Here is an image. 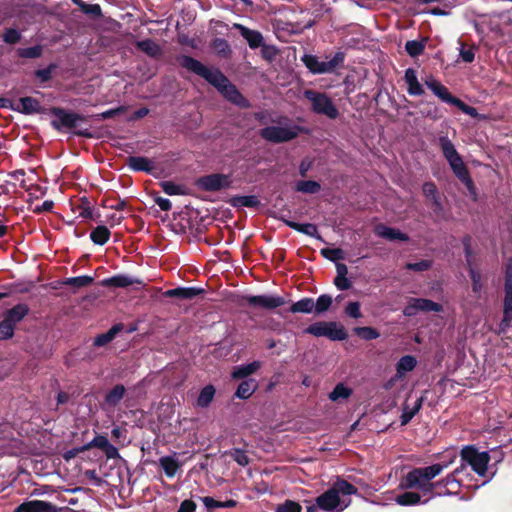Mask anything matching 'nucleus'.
<instances>
[{
	"instance_id": "nucleus-2",
	"label": "nucleus",
	"mask_w": 512,
	"mask_h": 512,
	"mask_svg": "<svg viewBox=\"0 0 512 512\" xmlns=\"http://www.w3.org/2000/svg\"><path fill=\"white\" fill-rule=\"evenodd\" d=\"M439 146L455 177L466 187L470 197L476 201V186L470 176L467 166L465 165L460 154L457 152L452 141L447 136H441L439 137Z\"/></svg>"
},
{
	"instance_id": "nucleus-45",
	"label": "nucleus",
	"mask_w": 512,
	"mask_h": 512,
	"mask_svg": "<svg viewBox=\"0 0 512 512\" xmlns=\"http://www.w3.org/2000/svg\"><path fill=\"white\" fill-rule=\"evenodd\" d=\"M329 322L319 321L309 325L304 332L315 337H327Z\"/></svg>"
},
{
	"instance_id": "nucleus-51",
	"label": "nucleus",
	"mask_w": 512,
	"mask_h": 512,
	"mask_svg": "<svg viewBox=\"0 0 512 512\" xmlns=\"http://www.w3.org/2000/svg\"><path fill=\"white\" fill-rule=\"evenodd\" d=\"M405 50L411 57L421 55L425 50V44L418 40H409L405 44Z\"/></svg>"
},
{
	"instance_id": "nucleus-63",
	"label": "nucleus",
	"mask_w": 512,
	"mask_h": 512,
	"mask_svg": "<svg viewBox=\"0 0 512 512\" xmlns=\"http://www.w3.org/2000/svg\"><path fill=\"white\" fill-rule=\"evenodd\" d=\"M200 500L203 502L207 512H215V510L221 508L222 505V501L215 500L210 496L200 497Z\"/></svg>"
},
{
	"instance_id": "nucleus-37",
	"label": "nucleus",
	"mask_w": 512,
	"mask_h": 512,
	"mask_svg": "<svg viewBox=\"0 0 512 512\" xmlns=\"http://www.w3.org/2000/svg\"><path fill=\"white\" fill-rule=\"evenodd\" d=\"M314 310V300L310 297H304L293 303L289 308L291 313H311Z\"/></svg>"
},
{
	"instance_id": "nucleus-44",
	"label": "nucleus",
	"mask_w": 512,
	"mask_h": 512,
	"mask_svg": "<svg viewBox=\"0 0 512 512\" xmlns=\"http://www.w3.org/2000/svg\"><path fill=\"white\" fill-rule=\"evenodd\" d=\"M159 185L163 192L169 196L186 194L185 187L183 185L176 184L172 181H161Z\"/></svg>"
},
{
	"instance_id": "nucleus-62",
	"label": "nucleus",
	"mask_w": 512,
	"mask_h": 512,
	"mask_svg": "<svg viewBox=\"0 0 512 512\" xmlns=\"http://www.w3.org/2000/svg\"><path fill=\"white\" fill-rule=\"evenodd\" d=\"M345 313L349 317L354 318V319L361 318L362 317V313H361V310H360V303L357 302V301L349 302L348 305L345 308Z\"/></svg>"
},
{
	"instance_id": "nucleus-64",
	"label": "nucleus",
	"mask_w": 512,
	"mask_h": 512,
	"mask_svg": "<svg viewBox=\"0 0 512 512\" xmlns=\"http://www.w3.org/2000/svg\"><path fill=\"white\" fill-rule=\"evenodd\" d=\"M503 314L512 315V288H504Z\"/></svg>"
},
{
	"instance_id": "nucleus-36",
	"label": "nucleus",
	"mask_w": 512,
	"mask_h": 512,
	"mask_svg": "<svg viewBox=\"0 0 512 512\" xmlns=\"http://www.w3.org/2000/svg\"><path fill=\"white\" fill-rule=\"evenodd\" d=\"M414 307L417 311L425 312H441L443 310V306L441 304L425 298H414Z\"/></svg>"
},
{
	"instance_id": "nucleus-58",
	"label": "nucleus",
	"mask_w": 512,
	"mask_h": 512,
	"mask_svg": "<svg viewBox=\"0 0 512 512\" xmlns=\"http://www.w3.org/2000/svg\"><path fill=\"white\" fill-rule=\"evenodd\" d=\"M21 39V33L14 28H7L3 33V41L7 44H16Z\"/></svg>"
},
{
	"instance_id": "nucleus-1",
	"label": "nucleus",
	"mask_w": 512,
	"mask_h": 512,
	"mask_svg": "<svg viewBox=\"0 0 512 512\" xmlns=\"http://www.w3.org/2000/svg\"><path fill=\"white\" fill-rule=\"evenodd\" d=\"M179 64L186 70L202 77L210 85L230 103L241 108L248 109L251 107L250 101L239 91L221 70L206 67L199 60L189 56L181 55L178 57Z\"/></svg>"
},
{
	"instance_id": "nucleus-12",
	"label": "nucleus",
	"mask_w": 512,
	"mask_h": 512,
	"mask_svg": "<svg viewBox=\"0 0 512 512\" xmlns=\"http://www.w3.org/2000/svg\"><path fill=\"white\" fill-rule=\"evenodd\" d=\"M233 28L239 31L240 35L246 40L251 49L263 47V57L267 59L270 58L265 54L266 46L264 45V38L260 31L252 30L240 23H234Z\"/></svg>"
},
{
	"instance_id": "nucleus-30",
	"label": "nucleus",
	"mask_w": 512,
	"mask_h": 512,
	"mask_svg": "<svg viewBox=\"0 0 512 512\" xmlns=\"http://www.w3.org/2000/svg\"><path fill=\"white\" fill-rule=\"evenodd\" d=\"M259 361H253L248 364L239 365L232 372L233 379H244L255 373L260 368Z\"/></svg>"
},
{
	"instance_id": "nucleus-20",
	"label": "nucleus",
	"mask_w": 512,
	"mask_h": 512,
	"mask_svg": "<svg viewBox=\"0 0 512 512\" xmlns=\"http://www.w3.org/2000/svg\"><path fill=\"white\" fill-rule=\"evenodd\" d=\"M280 220L283 221L286 226H288L289 228H291L297 232L308 235L310 237L321 239V236L318 233V228L313 223H298V222L286 219L284 217H281Z\"/></svg>"
},
{
	"instance_id": "nucleus-10",
	"label": "nucleus",
	"mask_w": 512,
	"mask_h": 512,
	"mask_svg": "<svg viewBox=\"0 0 512 512\" xmlns=\"http://www.w3.org/2000/svg\"><path fill=\"white\" fill-rule=\"evenodd\" d=\"M231 180L229 175L222 173H213L204 175L196 180V186L207 192H217L222 189H227L231 186Z\"/></svg>"
},
{
	"instance_id": "nucleus-54",
	"label": "nucleus",
	"mask_w": 512,
	"mask_h": 512,
	"mask_svg": "<svg viewBox=\"0 0 512 512\" xmlns=\"http://www.w3.org/2000/svg\"><path fill=\"white\" fill-rule=\"evenodd\" d=\"M56 68H57V65L54 63H51L46 68L36 70L34 72V75L42 83H45V82H48L52 78V73Z\"/></svg>"
},
{
	"instance_id": "nucleus-11",
	"label": "nucleus",
	"mask_w": 512,
	"mask_h": 512,
	"mask_svg": "<svg viewBox=\"0 0 512 512\" xmlns=\"http://www.w3.org/2000/svg\"><path fill=\"white\" fill-rule=\"evenodd\" d=\"M243 299L249 306L269 310L281 307L286 303L285 298L275 295H247Z\"/></svg>"
},
{
	"instance_id": "nucleus-13",
	"label": "nucleus",
	"mask_w": 512,
	"mask_h": 512,
	"mask_svg": "<svg viewBox=\"0 0 512 512\" xmlns=\"http://www.w3.org/2000/svg\"><path fill=\"white\" fill-rule=\"evenodd\" d=\"M317 507L326 512H334L341 504V499L337 495V491L332 487L315 499Z\"/></svg>"
},
{
	"instance_id": "nucleus-5",
	"label": "nucleus",
	"mask_w": 512,
	"mask_h": 512,
	"mask_svg": "<svg viewBox=\"0 0 512 512\" xmlns=\"http://www.w3.org/2000/svg\"><path fill=\"white\" fill-rule=\"evenodd\" d=\"M446 467H448V464L436 463L426 467L413 468L402 479L400 485L405 489H413L420 483L431 482Z\"/></svg>"
},
{
	"instance_id": "nucleus-57",
	"label": "nucleus",
	"mask_w": 512,
	"mask_h": 512,
	"mask_svg": "<svg viewBox=\"0 0 512 512\" xmlns=\"http://www.w3.org/2000/svg\"><path fill=\"white\" fill-rule=\"evenodd\" d=\"M109 443L110 442L105 435L97 434L90 442L85 445L87 450L92 448L103 450Z\"/></svg>"
},
{
	"instance_id": "nucleus-55",
	"label": "nucleus",
	"mask_w": 512,
	"mask_h": 512,
	"mask_svg": "<svg viewBox=\"0 0 512 512\" xmlns=\"http://www.w3.org/2000/svg\"><path fill=\"white\" fill-rule=\"evenodd\" d=\"M469 276H470V279H471V286H472V291L473 293L475 294H478L481 292L482 288H483V285H482V282H481V274L475 270L473 267H470L469 268Z\"/></svg>"
},
{
	"instance_id": "nucleus-39",
	"label": "nucleus",
	"mask_w": 512,
	"mask_h": 512,
	"mask_svg": "<svg viewBox=\"0 0 512 512\" xmlns=\"http://www.w3.org/2000/svg\"><path fill=\"white\" fill-rule=\"evenodd\" d=\"M295 189L305 194H316L321 190V185L314 180H301L296 183Z\"/></svg>"
},
{
	"instance_id": "nucleus-34",
	"label": "nucleus",
	"mask_w": 512,
	"mask_h": 512,
	"mask_svg": "<svg viewBox=\"0 0 512 512\" xmlns=\"http://www.w3.org/2000/svg\"><path fill=\"white\" fill-rule=\"evenodd\" d=\"M417 365V360L412 355L402 356L396 364V372L399 377L412 371Z\"/></svg>"
},
{
	"instance_id": "nucleus-31",
	"label": "nucleus",
	"mask_w": 512,
	"mask_h": 512,
	"mask_svg": "<svg viewBox=\"0 0 512 512\" xmlns=\"http://www.w3.org/2000/svg\"><path fill=\"white\" fill-rule=\"evenodd\" d=\"M110 236H111L110 230L104 225H99V226L95 227L90 233L91 241L94 244L100 245V246L105 245L109 241Z\"/></svg>"
},
{
	"instance_id": "nucleus-19",
	"label": "nucleus",
	"mask_w": 512,
	"mask_h": 512,
	"mask_svg": "<svg viewBox=\"0 0 512 512\" xmlns=\"http://www.w3.org/2000/svg\"><path fill=\"white\" fill-rule=\"evenodd\" d=\"M404 81L407 84V92L410 96H421L425 93L422 84L418 81L415 69L407 68L405 70Z\"/></svg>"
},
{
	"instance_id": "nucleus-14",
	"label": "nucleus",
	"mask_w": 512,
	"mask_h": 512,
	"mask_svg": "<svg viewBox=\"0 0 512 512\" xmlns=\"http://www.w3.org/2000/svg\"><path fill=\"white\" fill-rule=\"evenodd\" d=\"M15 512H58L56 506L43 500L24 501L15 508Z\"/></svg>"
},
{
	"instance_id": "nucleus-53",
	"label": "nucleus",
	"mask_w": 512,
	"mask_h": 512,
	"mask_svg": "<svg viewBox=\"0 0 512 512\" xmlns=\"http://www.w3.org/2000/svg\"><path fill=\"white\" fill-rule=\"evenodd\" d=\"M78 209L80 217L83 219H93V208L86 197L80 199Z\"/></svg>"
},
{
	"instance_id": "nucleus-25",
	"label": "nucleus",
	"mask_w": 512,
	"mask_h": 512,
	"mask_svg": "<svg viewBox=\"0 0 512 512\" xmlns=\"http://www.w3.org/2000/svg\"><path fill=\"white\" fill-rule=\"evenodd\" d=\"M125 393L124 385L117 384L105 394L104 402L107 406L115 408L122 401Z\"/></svg>"
},
{
	"instance_id": "nucleus-48",
	"label": "nucleus",
	"mask_w": 512,
	"mask_h": 512,
	"mask_svg": "<svg viewBox=\"0 0 512 512\" xmlns=\"http://www.w3.org/2000/svg\"><path fill=\"white\" fill-rule=\"evenodd\" d=\"M79 2L80 3L76 2V5L84 14L90 15L94 18H100L102 16V9L99 4H88L83 0H79Z\"/></svg>"
},
{
	"instance_id": "nucleus-3",
	"label": "nucleus",
	"mask_w": 512,
	"mask_h": 512,
	"mask_svg": "<svg viewBox=\"0 0 512 512\" xmlns=\"http://www.w3.org/2000/svg\"><path fill=\"white\" fill-rule=\"evenodd\" d=\"M50 113L56 117L51 121V126L55 130L63 131L66 129L75 136L87 139L93 138V134L88 128H79L80 123L87 121L89 116L68 111L61 107H52Z\"/></svg>"
},
{
	"instance_id": "nucleus-43",
	"label": "nucleus",
	"mask_w": 512,
	"mask_h": 512,
	"mask_svg": "<svg viewBox=\"0 0 512 512\" xmlns=\"http://www.w3.org/2000/svg\"><path fill=\"white\" fill-rule=\"evenodd\" d=\"M421 496L417 492L407 491L397 495L396 502L401 506L416 505L420 502Z\"/></svg>"
},
{
	"instance_id": "nucleus-6",
	"label": "nucleus",
	"mask_w": 512,
	"mask_h": 512,
	"mask_svg": "<svg viewBox=\"0 0 512 512\" xmlns=\"http://www.w3.org/2000/svg\"><path fill=\"white\" fill-rule=\"evenodd\" d=\"M304 97L311 103V110L315 114L325 115L329 119H336L339 111L327 94L312 89L304 91Z\"/></svg>"
},
{
	"instance_id": "nucleus-9",
	"label": "nucleus",
	"mask_w": 512,
	"mask_h": 512,
	"mask_svg": "<svg viewBox=\"0 0 512 512\" xmlns=\"http://www.w3.org/2000/svg\"><path fill=\"white\" fill-rule=\"evenodd\" d=\"M299 129L294 127L267 126L259 131V135L264 140L271 143H284L295 139L298 136Z\"/></svg>"
},
{
	"instance_id": "nucleus-41",
	"label": "nucleus",
	"mask_w": 512,
	"mask_h": 512,
	"mask_svg": "<svg viewBox=\"0 0 512 512\" xmlns=\"http://www.w3.org/2000/svg\"><path fill=\"white\" fill-rule=\"evenodd\" d=\"M353 393V390L347 387L344 383H338L334 387V389L329 394V399L331 401H338L340 399H347Z\"/></svg>"
},
{
	"instance_id": "nucleus-46",
	"label": "nucleus",
	"mask_w": 512,
	"mask_h": 512,
	"mask_svg": "<svg viewBox=\"0 0 512 512\" xmlns=\"http://www.w3.org/2000/svg\"><path fill=\"white\" fill-rule=\"evenodd\" d=\"M353 332L361 339L366 341L377 339L380 336L379 331L376 328L370 326L355 327Z\"/></svg>"
},
{
	"instance_id": "nucleus-50",
	"label": "nucleus",
	"mask_w": 512,
	"mask_h": 512,
	"mask_svg": "<svg viewBox=\"0 0 512 512\" xmlns=\"http://www.w3.org/2000/svg\"><path fill=\"white\" fill-rule=\"evenodd\" d=\"M127 110H128L127 106L121 105L116 108L109 109L104 112L93 115L92 117L97 120H106V119H111L116 116L122 115V114L126 113Z\"/></svg>"
},
{
	"instance_id": "nucleus-18",
	"label": "nucleus",
	"mask_w": 512,
	"mask_h": 512,
	"mask_svg": "<svg viewBox=\"0 0 512 512\" xmlns=\"http://www.w3.org/2000/svg\"><path fill=\"white\" fill-rule=\"evenodd\" d=\"M374 233L380 237L390 241L399 240L406 242L409 240V236L400 230L392 227H388L385 224H378L374 228Z\"/></svg>"
},
{
	"instance_id": "nucleus-35",
	"label": "nucleus",
	"mask_w": 512,
	"mask_h": 512,
	"mask_svg": "<svg viewBox=\"0 0 512 512\" xmlns=\"http://www.w3.org/2000/svg\"><path fill=\"white\" fill-rule=\"evenodd\" d=\"M327 329V338L332 341H343L348 337L344 326L338 324L337 322L330 321Z\"/></svg>"
},
{
	"instance_id": "nucleus-61",
	"label": "nucleus",
	"mask_w": 512,
	"mask_h": 512,
	"mask_svg": "<svg viewBox=\"0 0 512 512\" xmlns=\"http://www.w3.org/2000/svg\"><path fill=\"white\" fill-rule=\"evenodd\" d=\"M432 262L430 260H421L415 263H407L406 269L416 272L427 271L431 268Z\"/></svg>"
},
{
	"instance_id": "nucleus-60",
	"label": "nucleus",
	"mask_w": 512,
	"mask_h": 512,
	"mask_svg": "<svg viewBox=\"0 0 512 512\" xmlns=\"http://www.w3.org/2000/svg\"><path fill=\"white\" fill-rule=\"evenodd\" d=\"M231 457L233 460L240 466H247L250 462L249 457L247 456L246 452L241 449H234L231 452Z\"/></svg>"
},
{
	"instance_id": "nucleus-16",
	"label": "nucleus",
	"mask_w": 512,
	"mask_h": 512,
	"mask_svg": "<svg viewBox=\"0 0 512 512\" xmlns=\"http://www.w3.org/2000/svg\"><path fill=\"white\" fill-rule=\"evenodd\" d=\"M30 312V308L25 303H19L5 311L3 319L10 323L14 328L20 323Z\"/></svg>"
},
{
	"instance_id": "nucleus-56",
	"label": "nucleus",
	"mask_w": 512,
	"mask_h": 512,
	"mask_svg": "<svg viewBox=\"0 0 512 512\" xmlns=\"http://www.w3.org/2000/svg\"><path fill=\"white\" fill-rule=\"evenodd\" d=\"M302 507L298 502H295L293 500H285L284 503L279 504L275 512H301Z\"/></svg>"
},
{
	"instance_id": "nucleus-40",
	"label": "nucleus",
	"mask_w": 512,
	"mask_h": 512,
	"mask_svg": "<svg viewBox=\"0 0 512 512\" xmlns=\"http://www.w3.org/2000/svg\"><path fill=\"white\" fill-rule=\"evenodd\" d=\"M94 282V278L88 275H82L77 277L65 278L62 284L65 286H72L76 288L90 286Z\"/></svg>"
},
{
	"instance_id": "nucleus-8",
	"label": "nucleus",
	"mask_w": 512,
	"mask_h": 512,
	"mask_svg": "<svg viewBox=\"0 0 512 512\" xmlns=\"http://www.w3.org/2000/svg\"><path fill=\"white\" fill-rule=\"evenodd\" d=\"M461 459L469 464L479 476H485L490 461L489 452H479L473 445L465 446L460 453Z\"/></svg>"
},
{
	"instance_id": "nucleus-21",
	"label": "nucleus",
	"mask_w": 512,
	"mask_h": 512,
	"mask_svg": "<svg viewBox=\"0 0 512 512\" xmlns=\"http://www.w3.org/2000/svg\"><path fill=\"white\" fill-rule=\"evenodd\" d=\"M126 165L135 172H146L150 174L154 165L153 162L143 156H129L126 160Z\"/></svg>"
},
{
	"instance_id": "nucleus-33",
	"label": "nucleus",
	"mask_w": 512,
	"mask_h": 512,
	"mask_svg": "<svg viewBox=\"0 0 512 512\" xmlns=\"http://www.w3.org/2000/svg\"><path fill=\"white\" fill-rule=\"evenodd\" d=\"M230 204L233 207L255 208L260 205V200L255 195L235 196L231 198Z\"/></svg>"
},
{
	"instance_id": "nucleus-24",
	"label": "nucleus",
	"mask_w": 512,
	"mask_h": 512,
	"mask_svg": "<svg viewBox=\"0 0 512 512\" xmlns=\"http://www.w3.org/2000/svg\"><path fill=\"white\" fill-rule=\"evenodd\" d=\"M419 107L421 115L429 120L437 121L443 117L441 108L433 101L422 100Z\"/></svg>"
},
{
	"instance_id": "nucleus-38",
	"label": "nucleus",
	"mask_w": 512,
	"mask_h": 512,
	"mask_svg": "<svg viewBox=\"0 0 512 512\" xmlns=\"http://www.w3.org/2000/svg\"><path fill=\"white\" fill-rule=\"evenodd\" d=\"M215 392V388L211 384L203 387L197 398V405L201 408L208 407L214 399Z\"/></svg>"
},
{
	"instance_id": "nucleus-17",
	"label": "nucleus",
	"mask_w": 512,
	"mask_h": 512,
	"mask_svg": "<svg viewBox=\"0 0 512 512\" xmlns=\"http://www.w3.org/2000/svg\"><path fill=\"white\" fill-rule=\"evenodd\" d=\"M422 191L424 196L431 200L433 211L436 214L442 212L443 205L436 184L432 181H427L423 184Z\"/></svg>"
},
{
	"instance_id": "nucleus-27",
	"label": "nucleus",
	"mask_w": 512,
	"mask_h": 512,
	"mask_svg": "<svg viewBox=\"0 0 512 512\" xmlns=\"http://www.w3.org/2000/svg\"><path fill=\"white\" fill-rule=\"evenodd\" d=\"M210 47L221 58L229 59L232 56V49L229 42L224 38H214Z\"/></svg>"
},
{
	"instance_id": "nucleus-42",
	"label": "nucleus",
	"mask_w": 512,
	"mask_h": 512,
	"mask_svg": "<svg viewBox=\"0 0 512 512\" xmlns=\"http://www.w3.org/2000/svg\"><path fill=\"white\" fill-rule=\"evenodd\" d=\"M332 488L337 491L338 497H340V495H353L358 492L356 486H354L353 484L344 479H338L333 484Z\"/></svg>"
},
{
	"instance_id": "nucleus-29",
	"label": "nucleus",
	"mask_w": 512,
	"mask_h": 512,
	"mask_svg": "<svg viewBox=\"0 0 512 512\" xmlns=\"http://www.w3.org/2000/svg\"><path fill=\"white\" fill-rule=\"evenodd\" d=\"M123 329L122 324L113 325L107 332L99 334L95 337L93 345L96 347H102L110 343L116 335Z\"/></svg>"
},
{
	"instance_id": "nucleus-32",
	"label": "nucleus",
	"mask_w": 512,
	"mask_h": 512,
	"mask_svg": "<svg viewBox=\"0 0 512 512\" xmlns=\"http://www.w3.org/2000/svg\"><path fill=\"white\" fill-rule=\"evenodd\" d=\"M159 464L164 470L166 476L169 478H173L180 468V463L172 456L161 457L159 459Z\"/></svg>"
},
{
	"instance_id": "nucleus-28",
	"label": "nucleus",
	"mask_w": 512,
	"mask_h": 512,
	"mask_svg": "<svg viewBox=\"0 0 512 512\" xmlns=\"http://www.w3.org/2000/svg\"><path fill=\"white\" fill-rule=\"evenodd\" d=\"M258 384L255 379L248 378L243 380L235 392V396L240 399H248L257 389Z\"/></svg>"
},
{
	"instance_id": "nucleus-22",
	"label": "nucleus",
	"mask_w": 512,
	"mask_h": 512,
	"mask_svg": "<svg viewBox=\"0 0 512 512\" xmlns=\"http://www.w3.org/2000/svg\"><path fill=\"white\" fill-rule=\"evenodd\" d=\"M15 111H18L25 115H31L41 112V106L39 100L36 98L25 96L19 99V103L15 105Z\"/></svg>"
},
{
	"instance_id": "nucleus-49",
	"label": "nucleus",
	"mask_w": 512,
	"mask_h": 512,
	"mask_svg": "<svg viewBox=\"0 0 512 512\" xmlns=\"http://www.w3.org/2000/svg\"><path fill=\"white\" fill-rule=\"evenodd\" d=\"M332 305V297L328 294L320 295L316 302L314 301V311L316 314H322L329 310Z\"/></svg>"
},
{
	"instance_id": "nucleus-7",
	"label": "nucleus",
	"mask_w": 512,
	"mask_h": 512,
	"mask_svg": "<svg viewBox=\"0 0 512 512\" xmlns=\"http://www.w3.org/2000/svg\"><path fill=\"white\" fill-rule=\"evenodd\" d=\"M344 60L345 53L342 51L336 52L332 59L329 61H319L318 57L308 54H305L302 57V62L313 74L332 73L337 67L343 65Z\"/></svg>"
},
{
	"instance_id": "nucleus-52",
	"label": "nucleus",
	"mask_w": 512,
	"mask_h": 512,
	"mask_svg": "<svg viewBox=\"0 0 512 512\" xmlns=\"http://www.w3.org/2000/svg\"><path fill=\"white\" fill-rule=\"evenodd\" d=\"M321 255L333 262L345 258V252L341 248H324L321 250Z\"/></svg>"
},
{
	"instance_id": "nucleus-4",
	"label": "nucleus",
	"mask_w": 512,
	"mask_h": 512,
	"mask_svg": "<svg viewBox=\"0 0 512 512\" xmlns=\"http://www.w3.org/2000/svg\"><path fill=\"white\" fill-rule=\"evenodd\" d=\"M424 84L442 102L457 107L464 114L469 115L472 118H476L478 116V112L475 107L467 105L460 98L452 95L451 92L449 91V89L445 85H443L440 81L435 79L432 75H430L424 79Z\"/></svg>"
},
{
	"instance_id": "nucleus-47",
	"label": "nucleus",
	"mask_w": 512,
	"mask_h": 512,
	"mask_svg": "<svg viewBox=\"0 0 512 512\" xmlns=\"http://www.w3.org/2000/svg\"><path fill=\"white\" fill-rule=\"evenodd\" d=\"M43 54V46L35 45L27 48H18L17 55L21 58L36 59L41 57Z\"/></svg>"
},
{
	"instance_id": "nucleus-26",
	"label": "nucleus",
	"mask_w": 512,
	"mask_h": 512,
	"mask_svg": "<svg viewBox=\"0 0 512 512\" xmlns=\"http://www.w3.org/2000/svg\"><path fill=\"white\" fill-rule=\"evenodd\" d=\"M136 48L152 58H159L162 55L161 47L152 39L136 41Z\"/></svg>"
},
{
	"instance_id": "nucleus-59",
	"label": "nucleus",
	"mask_w": 512,
	"mask_h": 512,
	"mask_svg": "<svg viewBox=\"0 0 512 512\" xmlns=\"http://www.w3.org/2000/svg\"><path fill=\"white\" fill-rule=\"evenodd\" d=\"M15 328L6 320L0 321V341L8 340L14 336Z\"/></svg>"
},
{
	"instance_id": "nucleus-23",
	"label": "nucleus",
	"mask_w": 512,
	"mask_h": 512,
	"mask_svg": "<svg viewBox=\"0 0 512 512\" xmlns=\"http://www.w3.org/2000/svg\"><path fill=\"white\" fill-rule=\"evenodd\" d=\"M135 283H139V281L134 280L133 278L127 275L119 274L103 279L100 282V285L106 288H126Z\"/></svg>"
},
{
	"instance_id": "nucleus-15",
	"label": "nucleus",
	"mask_w": 512,
	"mask_h": 512,
	"mask_svg": "<svg viewBox=\"0 0 512 512\" xmlns=\"http://www.w3.org/2000/svg\"><path fill=\"white\" fill-rule=\"evenodd\" d=\"M205 293L203 288L199 287H177L166 290L163 295L167 298H178L183 300H191Z\"/></svg>"
}]
</instances>
